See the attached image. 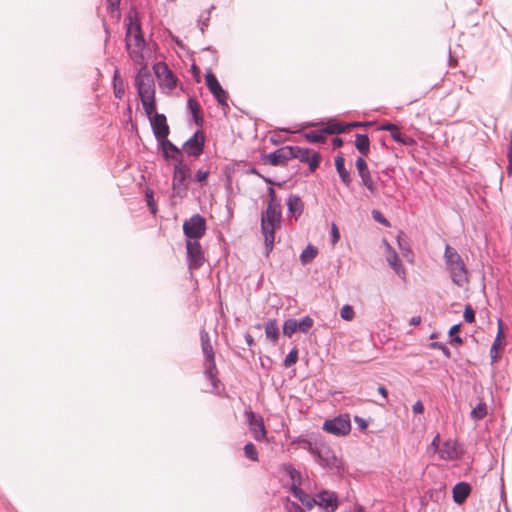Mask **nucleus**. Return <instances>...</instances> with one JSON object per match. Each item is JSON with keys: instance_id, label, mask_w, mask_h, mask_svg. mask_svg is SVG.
Returning a JSON list of instances; mask_svg holds the SVG:
<instances>
[{"instance_id": "nucleus-4", "label": "nucleus", "mask_w": 512, "mask_h": 512, "mask_svg": "<svg viewBox=\"0 0 512 512\" xmlns=\"http://www.w3.org/2000/svg\"><path fill=\"white\" fill-rule=\"evenodd\" d=\"M312 456L322 468L335 470L338 475H342L344 473L343 462L336 457L333 450L323 441Z\"/></svg>"}, {"instance_id": "nucleus-64", "label": "nucleus", "mask_w": 512, "mask_h": 512, "mask_svg": "<svg viewBox=\"0 0 512 512\" xmlns=\"http://www.w3.org/2000/svg\"><path fill=\"white\" fill-rule=\"evenodd\" d=\"M507 159L512 160V140L509 142L508 150H507Z\"/></svg>"}, {"instance_id": "nucleus-55", "label": "nucleus", "mask_w": 512, "mask_h": 512, "mask_svg": "<svg viewBox=\"0 0 512 512\" xmlns=\"http://www.w3.org/2000/svg\"><path fill=\"white\" fill-rule=\"evenodd\" d=\"M412 411L414 414H422L424 412V405H423L422 401L417 400L412 405Z\"/></svg>"}, {"instance_id": "nucleus-28", "label": "nucleus", "mask_w": 512, "mask_h": 512, "mask_svg": "<svg viewBox=\"0 0 512 512\" xmlns=\"http://www.w3.org/2000/svg\"><path fill=\"white\" fill-rule=\"evenodd\" d=\"M497 325H498L497 335H496L495 340L490 348V357H491L492 363H495L498 360V357H499L498 349L500 346L501 338L503 337V322L501 319H498Z\"/></svg>"}, {"instance_id": "nucleus-20", "label": "nucleus", "mask_w": 512, "mask_h": 512, "mask_svg": "<svg viewBox=\"0 0 512 512\" xmlns=\"http://www.w3.org/2000/svg\"><path fill=\"white\" fill-rule=\"evenodd\" d=\"M156 74L161 83L167 88L173 89L177 86V77L166 64H158Z\"/></svg>"}, {"instance_id": "nucleus-32", "label": "nucleus", "mask_w": 512, "mask_h": 512, "mask_svg": "<svg viewBox=\"0 0 512 512\" xmlns=\"http://www.w3.org/2000/svg\"><path fill=\"white\" fill-rule=\"evenodd\" d=\"M187 108L190 110L195 124L198 126H202L203 118L200 115V106L198 102L194 98H189L187 101Z\"/></svg>"}, {"instance_id": "nucleus-63", "label": "nucleus", "mask_w": 512, "mask_h": 512, "mask_svg": "<svg viewBox=\"0 0 512 512\" xmlns=\"http://www.w3.org/2000/svg\"><path fill=\"white\" fill-rule=\"evenodd\" d=\"M410 325L417 326L421 323V317L420 316H414L409 321Z\"/></svg>"}, {"instance_id": "nucleus-24", "label": "nucleus", "mask_w": 512, "mask_h": 512, "mask_svg": "<svg viewBox=\"0 0 512 512\" xmlns=\"http://www.w3.org/2000/svg\"><path fill=\"white\" fill-rule=\"evenodd\" d=\"M389 254L387 256V261L390 267L395 271V273L401 277L402 279L406 278V271L398 257V254L391 246L388 245Z\"/></svg>"}, {"instance_id": "nucleus-45", "label": "nucleus", "mask_w": 512, "mask_h": 512, "mask_svg": "<svg viewBox=\"0 0 512 512\" xmlns=\"http://www.w3.org/2000/svg\"><path fill=\"white\" fill-rule=\"evenodd\" d=\"M340 316L343 320L351 321L355 316L353 307L348 304L344 305L340 310Z\"/></svg>"}, {"instance_id": "nucleus-57", "label": "nucleus", "mask_w": 512, "mask_h": 512, "mask_svg": "<svg viewBox=\"0 0 512 512\" xmlns=\"http://www.w3.org/2000/svg\"><path fill=\"white\" fill-rule=\"evenodd\" d=\"M396 127L397 125L396 124H393V123H383L380 127H379V130H383V131H389L391 133V131L393 130H396Z\"/></svg>"}, {"instance_id": "nucleus-53", "label": "nucleus", "mask_w": 512, "mask_h": 512, "mask_svg": "<svg viewBox=\"0 0 512 512\" xmlns=\"http://www.w3.org/2000/svg\"><path fill=\"white\" fill-rule=\"evenodd\" d=\"M209 173H210L209 170L199 169L195 174V181L203 182L204 180L207 179V177L209 176Z\"/></svg>"}, {"instance_id": "nucleus-35", "label": "nucleus", "mask_w": 512, "mask_h": 512, "mask_svg": "<svg viewBox=\"0 0 512 512\" xmlns=\"http://www.w3.org/2000/svg\"><path fill=\"white\" fill-rule=\"evenodd\" d=\"M487 415V405L485 402H479L470 412V417L474 421L482 420Z\"/></svg>"}, {"instance_id": "nucleus-38", "label": "nucleus", "mask_w": 512, "mask_h": 512, "mask_svg": "<svg viewBox=\"0 0 512 512\" xmlns=\"http://www.w3.org/2000/svg\"><path fill=\"white\" fill-rule=\"evenodd\" d=\"M296 324L298 331L306 334L313 327L314 320L309 315H306L300 320H296Z\"/></svg>"}, {"instance_id": "nucleus-10", "label": "nucleus", "mask_w": 512, "mask_h": 512, "mask_svg": "<svg viewBox=\"0 0 512 512\" xmlns=\"http://www.w3.org/2000/svg\"><path fill=\"white\" fill-rule=\"evenodd\" d=\"M244 415L253 438L258 442L264 441L266 437V428L263 417L250 409L246 410Z\"/></svg>"}, {"instance_id": "nucleus-62", "label": "nucleus", "mask_w": 512, "mask_h": 512, "mask_svg": "<svg viewBox=\"0 0 512 512\" xmlns=\"http://www.w3.org/2000/svg\"><path fill=\"white\" fill-rule=\"evenodd\" d=\"M244 338H245V341H246V343H247V345H248L249 347H251V346H253V345H254V339H253V337L251 336V334L246 333V334L244 335Z\"/></svg>"}, {"instance_id": "nucleus-22", "label": "nucleus", "mask_w": 512, "mask_h": 512, "mask_svg": "<svg viewBox=\"0 0 512 512\" xmlns=\"http://www.w3.org/2000/svg\"><path fill=\"white\" fill-rule=\"evenodd\" d=\"M280 471L287 475L291 481L290 490H294V486L300 487L302 483L301 473L295 469L291 463H284L280 467Z\"/></svg>"}, {"instance_id": "nucleus-48", "label": "nucleus", "mask_w": 512, "mask_h": 512, "mask_svg": "<svg viewBox=\"0 0 512 512\" xmlns=\"http://www.w3.org/2000/svg\"><path fill=\"white\" fill-rule=\"evenodd\" d=\"M371 214H372V218L376 222L384 225L385 227H390V222L383 216V214L380 211L373 210Z\"/></svg>"}, {"instance_id": "nucleus-26", "label": "nucleus", "mask_w": 512, "mask_h": 512, "mask_svg": "<svg viewBox=\"0 0 512 512\" xmlns=\"http://www.w3.org/2000/svg\"><path fill=\"white\" fill-rule=\"evenodd\" d=\"M291 492L293 496L297 498L306 509L311 510L316 505V497L310 496L304 492L301 487L294 486V490Z\"/></svg>"}, {"instance_id": "nucleus-27", "label": "nucleus", "mask_w": 512, "mask_h": 512, "mask_svg": "<svg viewBox=\"0 0 512 512\" xmlns=\"http://www.w3.org/2000/svg\"><path fill=\"white\" fill-rule=\"evenodd\" d=\"M265 336L266 338L272 342L273 344H276L279 339V328L277 325L276 319H269L265 323Z\"/></svg>"}, {"instance_id": "nucleus-12", "label": "nucleus", "mask_w": 512, "mask_h": 512, "mask_svg": "<svg viewBox=\"0 0 512 512\" xmlns=\"http://www.w3.org/2000/svg\"><path fill=\"white\" fill-rule=\"evenodd\" d=\"M293 152L291 146H283L275 151L262 155L261 159L264 163L272 166L284 165L287 161L293 159Z\"/></svg>"}, {"instance_id": "nucleus-13", "label": "nucleus", "mask_w": 512, "mask_h": 512, "mask_svg": "<svg viewBox=\"0 0 512 512\" xmlns=\"http://www.w3.org/2000/svg\"><path fill=\"white\" fill-rule=\"evenodd\" d=\"M206 79V85L217 100V102L221 106H228L227 99L228 94L227 92L222 88L219 81L217 80L216 76L212 73V71H207L205 75Z\"/></svg>"}, {"instance_id": "nucleus-46", "label": "nucleus", "mask_w": 512, "mask_h": 512, "mask_svg": "<svg viewBox=\"0 0 512 512\" xmlns=\"http://www.w3.org/2000/svg\"><path fill=\"white\" fill-rule=\"evenodd\" d=\"M320 160V154L317 152H314L311 156H309V160L306 163H308L309 165L310 172L315 171V169L318 167L320 163Z\"/></svg>"}, {"instance_id": "nucleus-2", "label": "nucleus", "mask_w": 512, "mask_h": 512, "mask_svg": "<svg viewBox=\"0 0 512 512\" xmlns=\"http://www.w3.org/2000/svg\"><path fill=\"white\" fill-rule=\"evenodd\" d=\"M443 258L452 282L458 287H463L467 284L468 271L462 257L456 249L446 244Z\"/></svg>"}, {"instance_id": "nucleus-42", "label": "nucleus", "mask_w": 512, "mask_h": 512, "mask_svg": "<svg viewBox=\"0 0 512 512\" xmlns=\"http://www.w3.org/2000/svg\"><path fill=\"white\" fill-rule=\"evenodd\" d=\"M304 137L313 143H322L325 141V136L323 130L321 132L318 131H309L304 134Z\"/></svg>"}, {"instance_id": "nucleus-5", "label": "nucleus", "mask_w": 512, "mask_h": 512, "mask_svg": "<svg viewBox=\"0 0 512 512\" xmlns=\"http://www.w3.org/2000/svg\"><path fill=\"white\" fill-rule=\"evenodd\" d=\"M191 178L190 166L184 159L176 161L173 169L172 190L173 195L183 198L187 195L188 180Z\"/></svg>"}, {"instance_id": "nucleus-6", "label": "nucleus", "mask_w": 512, "mask_h": 512, "mask_svg": "<svg viewBox=\"0 0 512 512\" xmlns=\"http://www.w3.org/2000/svg\"><path fill=\"white\" fill-rule=\"evenodd\" d=\"M138 70L135 76V86L138 96L141 98H153L155 96V83L152 75L146 69L145 64Z\"/></svg>"}, {"instance_id": "nucleus-33", "label": "nucleus", "mask_w": 512, "mask_h": 512, "mask_svg": "<svg viewBox=\"0 0 512 512\" xmlns=\"http://www.w3.org/2000/svg\"><path fill=\"white\" fill-rule=\"evenodd\" d=\"M318 250L312 244L307 245V247L300 254V262L303 265L309 264L313 261V259L317 256Z\"/></svg>"}, {"instance_id": "nucleus-56", "label": "nucleus", "mask_w": 512, "mask_h": 512, "mask_svg": "<svg viewBox=\"0 0 512 512\" xmlns=\"http://www.w3.org/2000/svg\"><path fill=\"white\" fill-rule=\"evenodd\" d=\"M120 1L121 0H107V2H108V10L110 12L118 11L119 10V5H120Z\"/></svg>"}, {"instance_id": "nucleus-37", "label": "nucleus", "mask_w": 512, "mask_h": 512, "mask_svg": "<svg viewBox=\"0 0 512 512\" xmlns=\"http://www.w3.org/2000/svg\"><path fill=\"white\" fill-rule=\"evenodd\" d=\"M293 152V159H298L300 162L306 163L309 160L310 150L299 146H291Z\"/></svg>"}, {"instance_id": "nucleus-40", "label": "nucleus", "mask_w": 512, "mask_h": 512, "mask_svg": "<svg viewBox=\"0 0 512 512\" xmlns=\"http://www.w3.org/2000/svg\"><path fill=\"white\" fill-rule=\"evenodd\" d=\"M140 100H141L144 112L149 116V118L152 117L151 114L156 109L155 96L153 98H147V99L141 98Z\"/></svg>"}, {"instance_id": "nucleus-18", "label": "nucleus", "mask_w": 512, "mask_h": 512, "mask_svg": "<svg viewBox=\"0 0 512 512\" xmlns=\"http://www.w3.org/2000/svg\"><path fill=\"white\" fill-rule=\"evenodd\" d=\"M204 375L213 387V391L218 390L220 381L217 377L218 370L215 362V357L204 359Z\"/></svg>"}, {"instance_id": "nucleus-41", "label": "nucleus", "mask_w": 512, "mask_h": 512, "mask_svg": "<svg viewBox=\"0 0 512 512\" xmlns=\"http://www.w3.org/2000/svg\"><path fill=\"white\" fill-rule=\"evenodd\" d=\"M213 9L214 5H211V7L206 10L205 13L201 14L198 19V25L202 33H204L205 29L209 26L210 14Z\"/></svg>"}, {"instance_id": "nucleus-61", "label": "nucleus", "mask_w": 512, "mask_h": 512, "mask_svg": "<svg viewBox=\"0 0 512 512\" xmlns=\"http://www.w3.org/2000/svg\"><path fill=\"white\" fill-rule=\"evenodd\" d=\"M251 172H252L253 174L258 175L259 177L263 178V180H264L266 183H268V184H272V183H273V182H272V180H271L269 177H264V176H262V175H261V174H260V173L255 169V168H253V169L251 170Z\"/></svg>"}, {"instance_id": "nucleus-16", "label": "nucleus", "mask_w": 512, "mask_h": 512, "mask_svg": "<svg viewBox=\"0 0 512 512\" xmlns=\"http://www.w3.org/2000/svg\"><path fill=\"white\" fill-rule=\"evenodd\" d=\"M152 132L155 139H165L170 133L169 125L167 124L166 116L162 113H155L149 118Z\"/></svg>"}, {"instance_id": "nucleus-34", "label": "nucleus", "mask_w": 512, "mask_h": 512, "mask_svg": "<svg viewBox=\"0 0 512 512\" xmlns=\"http://www.w3.org/2000/svg\"><path fill=\"white\" fill-rule=\"evenodd\" d=\"M347 128V125L335 122V121H329L327 123V126L323 129V132L329 135H338L341 133H344Z\"/></svg>"}, {"instance_id": "nucleus-11", "label": "nucleus", "mask_w": 512, "mask_h": 512, "mask_svg": "<svg viewBox=\"0 0 512 512\" xmlns=\"http://www.w3.org/2000/svg\"><path fill=\"white\" fill-rule=\"evenodd\" d=\"M205 138L200 130H197L182 146V150L187 156L194 158L199 157L203 153Z\"/></svg>"}, {"instance_id": "nucleus-23", "label": "nucleus", "mask_w": 512, "mask_h": 512, "mask_svg": "<svg viewBox=\"0 0 512 512\" xmlns=\"http://www.w3.org/2000/svg\"><path fill=\"white\" fill-rule=\"evenodd\" d=\"M471 492V486L467 482H458L452 490L453 501L462 504Z\"/></svg>"}, {"instance_id": "nucleus-52", "label": "nucleus", "mask_w": 512, "mask_h": 512, "mask_svg": "<svg viewBox=\"0 0 512 512\" xmlns=\"http://www.w3.org/2000/svg\"><path fill=\"white\" fill-rule=\"evenodd\" d=\"M354 422L357 424L358 428L361 430V431H364L367 429L368 427V422L366 419H364L363 417H360V416H355L354 417Z\"/></svg>"}, {"instance_id": "nucleus-59", "label": "nucleus", "mask_w": 512, "mask_h": 512, "mask_svg": "<svg viewBox=\"0 0 512 512\" xmlns=\"http://www.w3.org/2000/svg\"><path fill=\"white\" fill-rule=\"evenodd\" d=\"M460 328H461V324L460 323L451 326L449 331H448L449 337L456 336L455 334L460 331Z\"/></svg>"}, {"instance_id": "nucleus-3", "label": "nucleus", "mask_w": 512, "mask_h": 512, "mask_svg": "<svg viewBox=\"0 0 512 512\" xmlns=\"http://www.w3.org/2000/svg\"><path fill=\"white\" fill-rule=\"evenodd\" d=\"M281 213L273 209H266L261 215V231L264 236L266 256L273 250L275 240V226L280 223Z\"/></svg>"}, {"instance_id": "nucleus-50", "label": "nucleus", "mask_w": 512, "mask_h": 512, "mask_svg": "<svg viewBox=\"0 0 512 512\" xmlns=\"http://www.w3.org/2000/svg\"><path fill=\"white\" fill-rule=\"evenodd\" d=\"M146 197H147V204L150 208L151 213L155 214L157 211V207H156V204L153 199V192L151 190L147 191Z\"/></svg>"}, {"instance_id": "nucleus-54", "label": "nucleus", "mask_w": 512, "mask_h": 512, "mask_svg": "<svg viewBox=\"0 0 512 512\" xmlns=\"http://www.w3.org/2000/svg\"><path fill=\"white\" fill-rule=\"evenodd\" d=\"M266 209H273L277 213H281V204L280 201L276 200H269L267 208Z\"/></svg>"}, {"instance_id": "nucleus-1", "label": "nucleus", "mask_w": 512, "mask_h": 512, "mask_svg": "<svg viewBox=\"0 0 512 512\" xmlns=\"http://www.w3.org/2000/svg\"><path fill=\"white\" fill-rule=\"evenodd\" d=\"M125 47L130 59L137 65H144L145 57L143 51L146 42L143 36L140 20L136 11L130 12L127 17Z\"/></svg>"}, {"instance_id": "nucleus-9", "label": "nucleus", "mask_w": 512, "mask_h": 512, "mask_svg": "<svg viewBox=\"0 0 512 512\" xmlns=\"http://www.w3.org/2000/svg\"><path fill=\"white\" fill-rule=\"evenodd\" d=\"M186 250L188 269L193 271L201 268L205 262V256L199 241L187 240Z\"/></svg>"}, {"instance_id": "nucleus-49", "label": "nucleus", "mask_w": 512, "mask_h": 512, "mask_svg": "<svg viewBox=\"0 0 512 512\" xmlns=\"http://www.w3.org/2000/svg\"><path fill=\"white\" fill-rule=\"evenodd\" d=\"M463 318L467 323L475 322V312L470 305H466L463 312Z\"/></svg>"}, {"instance_id": "nucleus-43", "label": "nucleus", "mask_w": 512, "mask_h": 512, "mask_svg": "<svg viewBox=\"0 0 512 512\" xmlns=\"http://www.w3.org/2000/svg\"><path fill=\"white\" fill-rule=\"evenodd\" d=\"M244 454L245 456L252 460V461H258V451L255 447V445L251 442L245 444L244 446Z\"/></svg>"}, {"instance_id": "nucleus-39", "label": "nucleus", "mask_w": 512, "mask_h": 512, "mask_svg": "<svg viewBox=\"0 0 512 512\" xmlns=\"http://www.w3.org/2000/svg\"><path fill=\"white\" fill-rule=\"evenodd\" d=\"M282 330H283V334L285 336L291 337L296 331H298L296 319L289 318V319L285 320L283 323Z\"/></svg>"}, {"instance_id": "nucleus-30", "label": "nucleus", "mask_w": 512, "mask_h": 512, "mask_svg": "<svg viewBox=\"0 0 512 512\" xmlns=\"http://www.w3.org/2000/svg\"><path fill=\"white\" fill-rule=\"evenodd\" d=\"M112 86L114 95L117 99H122L125 94L124 81L120 76L119 69L116 67L113 74Z\"/></svg>"}, {"instance_id": "nucleus-25", "label": "nucleus", "mask_w": 512, "mask_h": 512, "mask_svg": "<svg viewBox=\"0 0 512 512\" xmlns=\"http://www.w3.org/2000/svg\"><path fill=\"white\" fill-rule=\"evenodd\" d=\"M335 168L341 179V182L348 187L352 182V178L349 171L345 167V159L342 154H339L335 157Z\"/></svg>"}, {"instance_id": "nucleus-31", "label": "nucleus", "mask_w": 512, "mask_h": 512, "mask_svg": "<svg viewBox=\"0 0 512 512\" xmlns=\"http://www.w3.org/2000/svg\"><path fill=\"white\" fill-rule=\"evenodd\" d=\"M355 147L362 155L366 156L369 153L370 140L367 134H357L355 138Z\"/></svg>"}, {"instance_id": "nucleus-51", "label": "nucleus", "mask_w": 512, "mask_h": 512, "mask_svg": "<svg viewBox=\"0 0 512 512\" xmlns=\"http://www.w3.org/2000/svg\"><path fill=\"white\" fill-rule=\"evenodd\" d=\"M340 239V233H339V230H338V227L336 226L335 223H332V226H331V242L332 244H335L339 241Z\"/></svg>"}, {"instance_id": "nucleus-14", "label": "nucleus", "mask_w": 512, "mask_h": 512, "mask_svg": "<svg viewBox=\"0 0 512 512\" xmlns=\"http://www.w3.org/2000/svg\"><path fill=\"white\" fill-rule=\"evenodd\" d=\"M355 166L357 168L358 175L361 178L362 185L366 187L370 194L374 195L377 191V186L374 180L372 179L371 173L369 171L365 159L362 156H359L356 159Z\"/></svg>"}, {"instance_id": "nucleus-36", "label": "nucleus", "mask_w": 512, "mask_h": 512, "mask_svg": "<svg viewBox=\"0 0 512 512\" xmlns=\"http://www.w3.org/2000/svg\"><path fill=\"white\" fill-rule=\"evenodd\" d=\"M390 136L394 141L403 145H411L414 143L413 138L402 134L398 126L396 127V130L391 131Z\"/></svg>"}, {"instance_id": "nucleus-15", "label": "nucleus", "mask_w": 512, "mask_h": 512, "mask_svg": "<svg viewBox=\"0 0 512 512\" xmlns=\"http://www.w3.org/2000/svg\"><path fill=\"white\" fill-rule=\"evenodd\" d=\"M316 505L325 512H335L339 506L338 496L336 492L330 490H322L316 494Z\"/></svg>"}, {"instance_id": "nucleus-60", "label": "nucleus", "mask_w": 512, "mask_h": 512, "mask_svg": "<svg viewBox=\"0 0 512 512\" xmlns=\"http://www.w3.org/2000/svg\"><path fill=\"white\" fill-rule=\"evenodd\" d=\"M378 392L380 395H382V397L387 401V398H388V391L387 389L383 386V385H380L378 387Z\"/></svg>"}, {"instance_id": "nucleus-58", "label": "nucleus", "mask_w": 512, "mask_h": 512, "mask_svg": "<svg viewBox=\"0 0 512 512\" xmlns=\"http://www.w3.org/2000/svg\"><path fill=\"white\" fill-rule=\"evenodd\" d=\"M288 512H305V511L298 503L292 502L288 507Z\"/></svg>"}, {"instance_id": "nucleus-7", "label": "nucleus", "mask_w": 512, "mask_h": 512, "mask_svg": "<svg viewBox=\"0 0 512 512\" xmlns=\"http://www.w3.org/2000/svg\"><path fill=\"white\" fill-rule=\"evenodd\" d=\"M323 430L335 436H346L351 431L350 415L340 414L333 419H328L323 424Z\"/></svg>"}, {"instance_id": "nucleus-47", "label": "nucleus", "mask_w": 512, "mask_h": 512, "mask_svg": "<svg viewBox=\"0 0 512 512\" xmlns=\"http://www.w3.org/2000/svg\"><path fill=\"white\" fill-rule=\"evenodd\" d=\"M430 347L441 351L446 358L451 357V352L449 348L442 342H431Z\"/></svg>"}, {"instance_id": "nucleus-29", "label": "nucleus", "mask_w": 512, "mask_h": 512, "mask_svg": "<svg viewBox=\"0 0 512 512\" xmlns=\"http://www.w3.org/2000/svg\"><path fill=\"white\" fill-rule=\"evenodd\" d=\"M200 340H201V349H202V353L204 355V359L215 357L214 349H213L211 341H210L209 333L205 329L201 330V332H200Z\"/></svg>"}, {"instance_id": "nucleus-17", "label": "nucleus", "mask_w": 512, "mask_h": 512, "mask_svg": "<svg viewBox=\"0 0 512 512\" xmlns=\"http://www.w3.org/2000/svg\"><path fill=\"white\" fill-rule=\"evenodd\" d=\"M158 143L162 150L163 158L166 160H173L174 162L183 159V152L173 144L168 137L165 139L158 140Z\"/></svg>"}, {"instance_id": "nucleus-19", "label": "nucleus", "mask_w": 512, "mask_h": 512, "mask_svg": "<svg viewBox=\"0 0 512 512\" xmlns=\"http://www.w3.org/2000/svg\"><path fill=\"white\" fill-rule=\"evenodd\" d=\"M322 441L316 435H300L291 441V444H299L301 448L307 450L311 455L314 454Z\"/></svg>"}, {"instance_id": "nucleus-44", "label": "nucleus", "mask_w": 512, "mask_h": 512, "mask_svg": "<svg viewBox=\"0 0 512 512\" xmlns=\"http://www.w3.org/2000/svg\"><path fill=\"white\" fill-rule=\"evenodd\" d=\"M298 360V349L294 347L289 353L286 355L283 365L284 367H290L295 364Z\"/></svg>"}, {"instance_id": "nucleus-21", "label": "nucleus", "mask_w": 512, "mask_h": 512, "mask_svg": "<svg viewBox=\"0 0 512 512\" xmlns=\"http://www.w3.org/2000/svg\"><path fill=\"white\" fill-rule=\"evenodd\" d=\"M288 216H294L297 220L303 213L304 203L297 194H290L286 201Z\"/></svg>"}, {"instance_id": "nucleus-8", "label": "nucleus", "mask_w": 512, "mask_h": 512, "mask_svg": "<svg viewBox=\"0 0 512 512\" xmlns=\"http://www.w3.org/2000/svg\"><path fill=\"white\" fill-rule=\"evenodd\" d=\"M206 231V221L200 214H194L183 223L184 235L187 240H198Z\"/></svg>"}]
</instances>
